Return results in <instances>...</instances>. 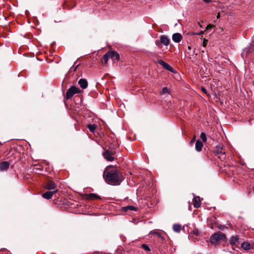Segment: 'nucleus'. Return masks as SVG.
Wrapping results in <instances>:
<instances>
[{
	"mask_svg": "<svg viewBox=\"0 0 254 254\" xmlns=\"http://www.w3.org/2000/svg\"><path fill=\"white\" fill-rule=\"evenodd\" d=\"M123 175L119 171L112 170L108 171L105 176V181L110 185H119L123 180Z\"/></svg>",
	"mask_w": 254,
	"mask_h": 254,
	"instance_id": "1",
	"label": "nucleus"
},
{
	"mask_svg": "<svg viewBox=\"0 0 254 254\" xmlns=\"http://www.w3.org/2000/svg\"><path fill=\"white\" fill-rule=\"evenodd\" d=\"M226 236L225 234L218 232L213 234L210 238V242L213 245H218L221 240H225Z\"/></svg>",
	"mask_w": 254,
	"mask_h": 254,
	"instance_id": "2",
	"label": "nucleus"
},
{
	"mask_svg": "<svg viewBox=\"0 0 254 254\" xmlns=\"http://www.w3.org/2000/svg\"><path fill=\"white\" fill-rule=\"evenodd\" d=\"M81 92V90L79 88L74 86H71L66 92V99H69L75 94L80 93Z\"/></svg>",
	"mask_w": 254,
	"mask_h": 254,
	"instance_id": "3",
	"label": "nucleus"
},
{
	"mask_svg": "<svg viewBox=\"0 0 254 254\" xmlns=\"http://www.w3.org/2000/svg\"><path fill=\"white\" fill-rule=\"evenodd\" d=\"M157 63L162 65L164 68L165 69L171 71L172 72H174V69L172 67H171L170 65H169L167 63H165L164 61H163L162 60H159L158 61Z\"/></svg>",
	"mask_w": 254,
	"mask_h": 254,
	"instance_id": "4",
	"label": "nucleus"
},
{
	"mask_svg": "<svg viewBox=\"0 0 254 254\" xmlns=\"http://www.w3.org/2000/svg\"><path fill=\"white\" fill-rule=\"evenodd\" d=\"M103 157L108 161H113L115 160L114 157L113 156V153L108 150L105 151L102 154Z\"/></svg>",
	"mask_w": 254,
	"mask_h": 254,
	"instance_id": "5",
	"label": "nucleus"
},
{
	"mask_svg": "<svg viewBox=\"0 0 254 254\" xmlns=\"http://www.w3.org/2000/svg\"><path fill=\"white\" fill-rule=\"evenodd\" d=\"M45 188L48 190H55L57 185L52 181H48L45 184Z\"/></svg>",
	"mask_w": 254,
	"mask_h": 254,
	"instance_id": "6",
	"label": "nucleus"
},
{
	"mask_svg": "<svg viewBox=\"0 0 254 254\" xmlns=\"http://www.w3.org/2000/svg\"><path fill=\"white\" fill-rule=\"evenodd\" d=\"M57 191L58 190H55L51 191H47L42 194V197L45 199H49L52 197L53 195L56 193Z\"/></svg>",
	"mask_w": 254,
	"mask_h": 254,
	"instance_id": "7",
	"label": "nucleus"
},
{
	"mask_svg": "<svg viewBox=\"0 0 254 254\" xmlns=\"http://www.w3.org/2000/svg\"><path fill=\"white\" fill-rule=\"evenodd\" d=\"M239 238L238 236H232L229 240V244L232 246L237 245L239 244Z\"/></svg>",
	"mask_w": 254,
	"mask_h": 254,
	"instance_id": "8",
	"label": "nucleus"
},
{
	"mask_svg": "<svg viewBox=\"0 0 254 254\" xmlns=\"http://www.w3.org/2000/svg\"><path fill=\"white\" fill-rule=\"evenodd\" d=\"M78 84L82 89L86 88L88 86L87 81L83 78L80 79L78 81Z\"/></svg>",
	"mask_w": 254,
	"mask_h": 254,
	"instance_id": "9",
	"label": "nucleus"
},
{
	"mask_svg": "<svg viewBox=\"0 0 254 254\" xmlns=\"http://www.w3.org/2000/svg\"><path fill=\"white\" fill-rule=\"evenodd\" d=\"M109 58L113 59L114 60H118L120 58L119 55L114 51H109L107 53Z\"/></svg>",
	"mask_w": 254,
	"mask_h": 254,
	"instance_id": "10",
	"label": "nucleus"
},
{
	"mask_svg": "<svg viewBox=\"0 0 254 254\" xmlns=\"http://www.w3.org/2000/svg\"><path fill=\"white\" fill-rule=\"evenodd\" d=\"M9 163L7 161H4L0 164V171H4L7 170L9 167Z\"/></svg>",
	"mask_w": 254,
	"mask_h": 254,
	"instance_id": "11",
	"label": "nucleus"
},
{
	"mask_svg": "<svg viewBox=\"0 0 254 254\" xmlns=\"http://www.w3.org/2000/svg\"><path fill=\"white\" fill-rule=\"evenodd\" d=\"M254 50V48L253 46H250L245 48L242 53L243 57L244 56H247L249 53H252Z\"/></svg>",
	"mask_w": 254,
	"mask_h": 254,
	"instance_id": "12",
	"label": "nucleus"
},
{
	"mask_svg": "<svg viewBox=\"0 0 254 254\" xmlns=\"http://www.w3.org/2000/svg\"><path fill=\"white\" fill-rule=\"evenodd\" d=\"M182 39V36L180 33H176L172 36V40L176 43L180 42Z\"/></svg>",
	"mask_w": 254,
	"mask_h": 254,
	"instance_id": "13",
	"label": "nucleus"
},
{
	"mask_svg": "<svg viewBox=\"0 0 254 254\" xmlns=\"http://www.w3.org/2000/svg\"><path fill=\"white\" fill-rule=\"evenodd\" d=\"M170 40L166 35H162L160 37V43L165 46H168L169 44Z\"/></svg>",
	"mask_w": 254,
	"mask_h": 254,
	"instance_id": "14",
	"label": "nucleus"
},
{
	"mask_svg": "<svg viewBox=\"0 0 254 254\" xmlns=\"http://www.w3.org/2000/svg\"><path fill=\"white\" fill-rule=\"evenodd\" d=\"M202 142L199 139L196 140L195 145V148L196 150L198 152L202 150V148L203 147Z\"/></svg>",
	"mask_w": 254,
	"mask_h": 254,
	"instance_id": "15",
	"label": "nucleus"
},
{
	"mask_svg": "<svg viewBox=\"0 0 254 254\" xmlns=\"http://www.w3.org/2000/svg\"><path fill=\"white\" fill-rule=\"evenodd\" d=\"M193 200V206L195 208H198L200 206V199L199 196H194Z\"/></svg>",
	"mask_w": 254,
	"mask_h": 254,
	"instance_id": "16",
	"label": "nucleus"
},
{
	"mask_svg": "<svg viewBox=\"0 0 254 254\" xmlns=\"http://www.w3.org/2000/svg\"><path fill=\"white\" fill-rule=\"evenodd\" d=\"M86 198L87 199H100V196L95 193H89L87 194Z\"/></svg>",
	"mask_w": 254,
	"mask_h": 254,
	"instance_id": "17",
	"label": "nucleus"
},
{
	"mask_svg": "<svg viewBox=\"0 0 254 254\" xmlns=\"http://www.w3.org/2000/svg\"><path fill=\"white\" fill-rule=\"evenodd\" d=\"M173 231L177 233H179L181 230V225L179 224H175L173 226Z\"/></svg>",
	"mask_w": 254,
	"mask_h": 254,
	"instance_id": "18",
	"label": "nucleus"
},
{
	"mask_svg": "<svg viewBox=\"0 0 254 254\" xmlns=\"http://www.w3.org/2000/svg\"><path fill=\"white\" fill-rule=\"evenodd\" d=\"M223 147L221 146H217L216 147L215 152L218 154H224L225 152L223 151Z\"/></svg>",
	"mask_w": 254,
	"mask_h": 254,
	"instance_id": "19",
	"label": "nucleus"
},
{
	"mask_svg": "<svg viewBox=\"0 0 254 254\" xmlns=\"http://www.w3.org/2000/svg\"><path fill=\"white\" fill-rule=\"evenodd\" d=\"M241 247L246 250H248L251 248V245L248 242H243L241 244Z\"/></svg>",
	"mask_w": 254,
	"mask_h": 254,
	"instance_id": "20",
	"label": "nucleus"
},
{
	"mask_svg": "<svg viewBox=\"0 0 254 254\" xmlns=\"http://www.w3.org/2000/svg\"><path fill=\"white\" fill-rule=\"evenodd\" d=\"M109 59V57H108L107 53H106L103 57L102 60V64H106L107 63L108 60Z\"/></svg>",
	"mask_w": 254,
	"mask_h": 254,
	"instance_id": "21",
	"label": "nucleus"
},
{
	"mask_svg": "<svg viewBox=\"0 0 254 254\" xmlns=\"http://www.w3.org/2000/svg\"><path fill=\"white\" fill-rule=\"evenodd\" d=\"M97 126L95 125H89L88 126V127L89 129V130L92 132H94Z\"/></svg>",
	"mask_w": 254,
	"mask_h": 254,
	"instance_id": "22",
	"label": "nucleus"
},
{
	"mask_svg": "<svg viewBox=\"0 0 254 254\" xmlns=\"http://www.w3.org/2000/svg\"><path fill=\"white\" fill-rule=\"evenodd\" d=\"M135 209V207L133 206L128 205V206L124 207V210L126 211H132V210H134Z\"/></svg>",
	"mask_w": 254,
	"mask_h": 254,
	"instance_id": "23",
	"label": "nucleus"
},
{
	"mask_svg": "<svg viewBox=\"0 0 254 254\" xmlns=\"http://www.w3.org/2000/svg\"><path fill=\"white\" fill-rule=\"evenodd\" d=\"M200 137L202 139L203 142H206L207 140V138L206 135L204 132H202L200 134Z\"/></svg>",
	"mask_w": 254,
	"mask_h": 254,
	"instance_id": "24",
	"label": "nucleus"
},
{
	"mask_svg": "<svg viewBox=\"0 0 254 254\" xmlns=\"http://www.w3.org/2000/svg\"><path fill=\"white\" fill-rule=\"evenodd\" d=\"M141 248L146 251H150V249L148 246V245L146 244H142L141 245Z\"/></svg>",
	"mask_w": 254,
	"mask_h": 254,
	"instance_id": "25",
	"label": "nucleus"
},
{
	"mask_svg": "<svg viewBox=\"0 0 254 254\" xmlns=\"http://www.w3.org/2000/svg\"><path fill=\"white\" fill-rule=\"evenodd\" d=\"M168 92V89L167 87H164L162 91V94H164Z\"/></svg>",
	"mask_w": 254,
	"mask_h": 254,
	"instance_id": "26",
	"label": "nucleus"
},
{
	"mask_svg": "<svg viewBox=\"0 0 254 254\" xmlns=\"http://www.w3.org/2000/svg\"><path fill=\"white\" fill-rule=\"evenodd\" d=\"M207 41H208L207 40H206V39H203L202 46L204 47H205L206 46V45L207 44Z\"/></svg>",
	"mask_w": 254,
	"mask_h": 254,
	"instance_id": "27",
	"label": "nucleus"
},
{
	"mask_svg": "<svg viewBox=\"0 0 254 254\" xmlns=\"http://www.w3.org/2000/svg\"><path fill=\"white\" fill-rule=\"evenodd\" d=\"M193 234L197 235V236H198L199 235V231L197 229H195V230H193Z\"/></svg>",
	"mask_w": 254,
	"mask_h": 254,
	"instance_id": "28",
	"label": "nucleus"
},
{
	"mask_svg": "<svg viewBox=\"0 0 254 254\" xmlns=\"http://www.w3.org/2000/svg\"><path fill=\"white\" fill-rule=\"evenodd\" d=\"M150 233H152V234H153L156 235L158 236L159 237H161V235H160V234H159V233H158V232H157L153 231V232H151Z\"/></svg>",
	"mask_w": 254,
	"mask_h": 254,
	"instance_id": "29",
	"label": "nucleus"
},
{
	"mask_svg": "<svg viewBox=\"0 0 254 254\" xmlns=\"http://www.w3.org/2000/svg\"><path fill=\"white\" fill-rule=\"evenodd\" d=\"M201 90L204 93H207V91H206V89L203 87H201Z\"/></svg>",
	"mask_w": 254,
	"mask_h": 254,
	"instance_id": "30",
	"label": "nucleus"
},
{
	"mask_svg": "<svg viewBox=\"0 0 254 254\" xmlns=\"http://www.w3.org/2000/svg\"><path fill=\"white\" fill-rule=\"evenodd\" d=\"M213 27V26L212 25L209 24L207 26L206 28V30H209L211 29Z\"/></svg>",
	"mask_w": 254,
	"mask_h": 254,
	"instance_id": "31",
	"label": "nucleus"
},
{
	"mask_svg": "<svg viewBox=\"0 0 254 254\" xmlns=\"http://www.w3.org/2000/svg\"><path fill=\"white\" fill-rule=\"evenodd\" d=\"M78 66V65H77L75 67H73V66L71 67L70 69L71 70H73L74 71L76 70L77 66Z\"/></svg>",
	"mask_w": 254,
	"mask_h": 254,
	"instance_id": "32",
	"label": "nucleus"
},
{
	"mask_svg": "<svg viewBox=\"0 0 254 254\" xmlns=\"http://www.w3.org/2000/svg\"><path fill=\"white\" fill-rule=\"evenodd\" d=\"M195 140V135L193 136V137L192 138L191 140L190 141V143H193Z\"/></svg>",
	"mask_w": 254,
	"mask_h": 254,
	"instance_id": "33",
	"label": "nucleus"
},
{
	"mask_svg": "<svg viewBox=\"0 0 254 254\" xmlns=\"http://www.w3.org/2000/svg\"><path fill=\"white\" fill-rule=\"evenodd\" d=\"M203 33H204V31H201L199 32V34H200H200H203Z\"/></svg>",
	"mask_w": 254,
	"mask_h": 254,
	"instance_id": "34",
	"label": "nucleus"
},
{
	"mask_svg": "<svg viewBox=\"0 0 254 254\" xmlns=\"http://www.w3.org/2000/svg\"><path fill=\"white\" fill-rule=\"evenodd\" d=\"M155 43H156V45L158 46L159 42L156 41Z\"/></svg>",
	"mask_w": 254,
	"mask_h": 254,
	"instance_id": "35",
	"label": "nucleus"
},
{
	"mask_svg": "<svg viewBox=\"0 0 254 254\" xmlns=\"http://www.w3.org/2000/svg\"><path fill=\"white\" fill-rule=\"evenodd\" d=\"M2 17L3 18V20H6V18L7 17L4 16V17Z\"/></svg>",
	"mask_w": 254,
	"mask_h": 254,
	"instance_id": "36",
	"label": "nucleus"
},
{
	"mask_svg": "<svg viewBox=\"0 0 254 254\" xmlns=\"http://www.w3.org/2000/svg\"><path fill=\"white\" fill-rule=\"evenodd\" d=\"M188 48L189 50H190L191 49V47H190V46H188Z\"/></svg>",
	"mask_w": 254,
	"mask_h": 254,
	"instance_id": "37",
	"label": "nucleus"
},
{
	"mask_svg": "<svg viewBox=\"0 0 254 254\" xmlns=\"http://www.w3.org/2000/svg\"><path fill=\"white\" fill-rule=\"evenodd\" d=\"M229 252L230 253H231L233 254H234V253L233 252H232V251H229Z\"/></svg>",
	"mask_w": 254,
	"mask_h": 254,
	"instance_id": "38",
	"label": "nucleus"
},
{
	"mask_svg": "<svg viewBox=\"0 0 254 254\" xmlns=\"http://www.w3.org/2000/svg\"><path fill=\"white\" fill-rule=\"evenodd\" d=\"M223 251H225V252H229V251H228V250H225V249H224Z\"/></svg>",
	"mask_w": 254,
	"mask_h": 254,
	"instance_id": "39",
	"label": "nucleus"
},
{
	"mask_svg": "<svg viewBox=\"0 0 254 254\" xmlns=\"http://www.w3.org/2000/svg\"><path fill=\"white\" fill-rule=\"evenodd\" d=\"M217 16H220V15H219V13H218V14H217Z\"/></svg>",
	"mask_w": 254,
	"mask_h": 254,
	"instance_id": "40",
	"label": "nucleus"
},
{
	"mask_svg": "<svg viewBox=\"0 0 254 254\" xmlns=\"http://www.w3.org/2000/svg\"><path fill=\"white\" fill-rule=\"evenodd\" d=\"M55 22H58V21H56V20H55L54 21Z\"/></svg>",
	"mask_w": 254,
	"mask_h": 254,
	"instance_id": "41",
	"label": "nucleus"
},
{
	"mask_svg": "<svg viewBox=\"0 0 254 254\" xmlns=\"http://www.w3.org/2000/svg\"><path fill=\"white\" fill-rule=\"evenodd\" d=\"M76 61L74 62V64H76Z\"/></svg>",
	"mask_w": 254,
	"mask_h": 254,
	"instance_id": "42",
	"label": "nucleus"
}]
</instances>
